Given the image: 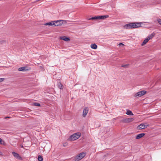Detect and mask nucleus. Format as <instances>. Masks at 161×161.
Listing matches in <instances>:
<instances>
[{
	"mask_svg": "<svg viewBox=\"0 0 161 161\" xmlns=\"http://www.w3.org/2000/svg\"><path fill=\"white\" fill-rule=\"evenodd\" d=\"M141 26V25L139 23H130L125 25L123 27L125 29H130L140 27Z\"/></svg>",
	"mask_w": 161,
	"mask_h": 161,
	"instance_id": "nucleus-1",
	"label": "nucleus"
},
{
	"mask_svg": "<svg viewBox=\"0 0 161 161\" xmlns=\"http://www.w3.org/2000/svg\"><path fill=\"white\" fill-rule=\"evenodd\" d=\"M81 133L78 132L75 133L71 135L68 138V140L69 141H74L78 139L81 136Z\"/></svg>",
	"mask_w": 161,
	"mask_h": 161,
	"instance_id": "nucleus-2",
	"label": "nucleus"
},
{
	"mask_svg": "<svg viewBox=\"0 0 161 161\" xmlns=\"http://www.w3.org/2000/svg\"><path fill=\"white\" fill-rule=\"evenodd\" d=\"M86 154L85 153L82 152L79 153L74 157V160L75 161H79L85 157Z\"/></svg>",
	"mask_w": 161,
	"mask_h": 161,
	"instance_id": "nucleus-3",
	"label": "nucleus"
},
{
	"mask_svg": "<svg viewBox=\"0 0 161 161\" xmlns=\"http://www.w3.org/2000/svg\"><path fill=\"white\" fill-rule=\"evenodd\" d=\"M155 34L153 33L151 34L148 36L142 42V46H143L145 45L148 42V41L151 39L153 38Z\"/></svg>",
	"mask_w": 161,
	"mask_h": 161,
	"instance_id": "nucleus-4",
	"label": "nucleus"
},
{
	"mask_svg": "<svg viewBox=\"0 0 161 161\" xmlns=\"http://www.w3.org/2000/svg\"><path fill=\"white\" fill-rule=\"evenodd\" d=\"M147 93V91L145 90H142L141 91L135 93L134 95V97H140Z\"/></svg>",
	"mask_w": 161,
	"mask_h": 161,
	"instance_id": "nucleus-5",
	"label": "nucleus"
},
{
	"mask_svg": "<svg viewBox=\"0 0 161 161\" xmlns=\"http://www.w3.org/2000/svg\"><path fill=\"white\" fill-rule=\"evenodd\" d=\"M149 125L147 123H142L139 125L137 127L138 130H142L146 128L147 127L149 126Z\"/></svg>",
	"mask_w": 161,
	"mask_h": 161,
	"instance_id": "nucleus-6",
	"label": "nucleus"
},
{
	"mask_svg": "<svg viewBox=\"0 0 161 161\" xmlns=\"http://www.w3.org/2000/svg\"><path fill=\"white\" fill-rule=\"evenodd\" d=\"M134 120V119L133 118H126L122 120V122L125 123H129L132 122Z\"/></svg>",
	"mask_w": 161,
	"mask_h": 161,
	"instance_id": "nucleus-7",
	"label": "nucleus"
},
{
	"mask_svg": "<svg viewBox=\"0 0 161 161\" xmlns=\"http://www.w3.org/2000/svg\"><path fill=\"white\" fill-rule=\"evenodd\" d=\"M12 153L13 156L17 159L19 160H22V158L21 156L18 153L15 152H13Z\"/></svg>",
	"mask_w": 161,
	"mask_h": 161,
	"instance_id": "nucleus-8",
	"label": "nucleus"
},
{
	"mask_svg": "<svg viewBox=\"0 0 161 161\" xmlns=\"http://www.w3.org/2000/svg\"><path fill=\"white\" fill-rule=\"evenodd\" d=\"M62 20H58L54 21V26H58L61 25L62 24Z\"/></svg>",
	"mask_w": 161,
	"mask_h": 161,
	"instance_id": "nucleus-9",
	"label": "nucleus"
},
{
	"mask_svg": "<svg viewBox=\"0 0 161 161\" xmlns=\"http://www.w3.org/2000/svg\"><path fill=\"white\" fill-rule=\"evenodd\" d=\"M88 111V109L87 108H85L84 109L83 112L82 116L85 117L87 115Z\"/></svg>",
	"mask_w": 161,
	"mask_h": 161,
	"instance_id": "nucleus-10",
	"label": "nucleus"
},
{
	"mask_svg": "<svg viewBox=\"0 0 161 161\" xmlns=\"http://www.w3.org/2000/svg\"><path fill=\"white\" fill-rule=\"evenodd\" d=\"M31 69V68L27 66L20 67L18 69V70H29Z\"/></svg>",
	"mask_w": 161,
	"mask_h": 161,
	"instance_id": "nucleus-11",
	"label": "nucleus"
},
{
	"mask_svg": "<svg viewBox=\"0 0 161 161\" xmlns=\"http://www.w3.org/2000/svg\"><path fill=\"white\" fill-rule=\"evenodd\" d=\"M145 135L144 133H141L138 135L136 137V139H140L144 136Z\"/></svg>",
	"mask_w": 161,
	"mask_h": 161,
	"instance_id": "nucleus-12",
	"label": "nucleus"
},
{
	"mask_svg": "<svg viewBox=\"0 0 161 161\" xmlns=\"http://www.w3.org/2000/svg\"><path fill=\"white\" fill-rule=\"evenodd\" d=\"M60 39L64 40L65 41H68L70 40L69 38L65 36H62L60 37Z\"/></svg>",
	"mask_w": 161,
	"mask_h": 161,
	"instance_id": "nucleus-13",
	"label": "nucleus"
},
{
	"mask_svg": "<svg viewBox=\"0 0 161 161\" xmlns=\"http://www.w3.org/2000/svg\"><path fill=\"white\" fill-rule=\"evenodd\" d=\"M99 19H105L107 18L108 17V15L99 16Z\"/></svg>",
	"mask_w": 161,
	"mask_h": 161,
	"instance_id": "nucleus-14",
	"label": "nucleus"
},
{
	"mask_svg": "<svg viewBox=\"0 0 161 161\" xmlns=\"http://www.w3.org/2000/svg\"><path fill=\"white\" fill-rule=\"evenodd\" d=\"M99 19V16H95L89 19V20H98Z\"/></svg>",
	"mask_w": 161,
	"mask_h": 161,
	"instance_id": "nucleus-15",
	"label": "nucleus"
},
{
	"mask_svg": "<svg viewBox=\"0 0 161 161\" xmlns=\"http://www.w3.org/2000/svg\"><path fill=\"white\" fill-rule=\"evenodd\" d=\"M45 25H53L54 21H52L49 22H47L44 24Z\"/></svg>",
	"mask_w": 161,
	"mask_h": 161,
	"instance_id": "nucleus-16",
	"label": "nucleus"
},
{
	"mask_svg": "<svg viewBox=\"0 0 161 161\" xmlns=\"http://www.w3.org/2000/svg\"><path fill=\"white\" fill-rule=\"evenodd\" d=\"M126 114L128 115H133V114L132 112L129 109L126 110Z\"/></svg>",
	"mask_w": 161,
	"mask_h": 161,
	"instance_id": "nucleus-17",
	"label": "nucleus"
},
{
	"mask_svg": "<svg viewBox=\"0 0 161 161\" xmlns=\"http://www.w3.org/2000/svg\"><path fill=\"white\" fill-rule=\"evenodd\" d=\"M91 47L93 49H96L97 47V45L95 44H92Z\"/></svg>",
	"mask_w": 161,
	"mask_h": 161,
	"instance_id": "nucleus-18",
	"label": "nucleus"
},
{
	"mask_svg": "<svg viewBox=\"0 0 161 161\" xmlns=\"http://www.w3.org/2000/svg\"><path fill=\"white\" fill-rule=\"evenodd\" d=\"M58 87L60 89H62L63 88V85L59 82L58 83Z\"/></svg>",
	"mask_w": 161,
	"mask_h": 161,
	"instance_id": "nucleus-19",
	"label": "nucleus"
},
{
	"mask_svg": "<svg viewBox=\"0 0 161 161\" xmlns=\"http://www.w3.org/2000/svg\"><path fill=\"white\" fill-rule=\"evenodd\" d=\"M32 105L37 106H40V104L36 103H33L32 104Z\"/></svg>",
	"mask_w": 161,
	"mask_h": 161,
	"instance_id": "nucleus-20",
	"label": "nucleus"
},
{
	"mask_svg": "<svg viewBox=\"0 0 161 161\" xmlns=\"http://www.w3.org/2000/svg\"><path fill=\"white\" fill-rule=\"evenodd\" d=\"M0 144L2 145H5V143L4 141L2 140V139L0 138Z\"/></svg>",
	"mask_w": 161,
	"mask_h": 161,
	"instance_id": "nucleus-21",
	"label": "nucleus"
},
{
	"mask_svg": "<svg viewBox=\"0 0 161 161\" xmlns=\"http://www.w3.org/2000/svg\"><path fill=\"white\" fill-rule=\"evenodd\" d=\"M38 159L39 161H42L43 160V158L41 156H39L38 157Z\"/></svg>",
	"mask_w": 161,
	"mask_h": 161,
	"instance_id": "nucleus-22",
	"label": "nucleus"
},
{
	"mask_svg": "<svg viewBox=\"0 0 161 161\" xmlns=\"http://www.w3.org/2000/svg\"><path fill=\"white\" fill-rule=\"evenodd\" d=\"M129 65V64H124L122 65V67H123L126 68L128 67Z\"/></svg>",
	"mask_w": 161,
	"mask_h": 161,
	"instance_id": "nucleus-23",
	"label": "nucleus"
},
{
	"mask_svg": "<svg viewBox=\"0 0 161 161\" xmlns=\"http://www.w3.org/2000/svg\"><path fill=\"white\" fill-rule=\"evenodd\" d=\"M68 143L67 142H64V143H63V146L64 147H66V146H68Z\"/></svg>",
	"mask_w": 161,
	"mask_h": 161,
	"instance_id": "nucleus-24",
	"label": "nucleus"
},
{
	"mask_svg": "<svg viewBox=\"0 0 161 161\" xmlns=\"http://www.w3.org/2000/svg\"><path fill=\"white\" fill-rule=\"evenodd\" d=\"M39 69L41 70H43L44 69L43 67L42 64H40V66H39Z\"/></svg>",
	"mask_w": 161,
	"mask_h": 161,
	"instance_id": "nucleus-25",
	"label": "nucleus"
},
{
	"mask_svg": "<svg viewBox=\"0 0 161 161\" xmlns=\"http://www.w3.org/2000/svg\"><path fill=\"white\" fill-rule=\"evenodd\" d=\"M158 22V23H159V24L160 25H161V19H158L157 20Z\"/></svg>",
	"mask_w": 161,
	"mask_h": 161,
	"instance_id": "nucleus-26",
	"label": "nucleus"
},
{
	"mask_svg": "<svg viewBox=\"0 0 161 161\" xmlns=\"http://www.w3.org/2000/svg\"><path fill=\"white\" fill-rule=\"evenodd\" d=\"M4 80L3 78H0V82L3 81Z\"/></svg>",
	"mask_w": 161,
	"mask_h": 161,
	"instance_id": "nucleus-27",
	"label": "nucleus"
},
{
	"mask_svg": "<svg viewBox=\"0 0 161 161\" xmlns=\"http://www.w3.org/2000/svg\"><path fill=\"white\" fill-rule=\"evenodd\" d=\"M119 46H124V44L122 43H120L119 44Z\"/></svg>",
	"mask_w": 161,
	"mask_h": 161,
	"instance_id": "nucleus-28",
	"label": "nucleus"
},
{
	"mask_svg": "<svg viewBox=\"0 0 161 161\" xmlns=\"http://www.w3.org/2000/svg\"><path fill=\"white\" fill-rule=\"evenodd\" d=\"M11 144V145H13V146H14V145H15V144H14V143H13V144Z\"/></svg>",
	"mask_w": 161,
	"mask_h": 161,
	"instance_id": "nucleus-29",
	"label": "nucleus"
},
{
	"mask_svg": "<svg viewBox=\"0 0 161 161\" xmlns=\"http://www.w3.org/2000/svg\"><path fill=\"white\" fill-rule=\"evenodd\" d=\"M2 153L1 152H0V154L2 155Z\"/></svg>",
	"mask_w": 161,
	"mask_h": 161,
	"instance_id": "nucleus-30",
	"label": "nucleus"
},
{
	"mask_svg": "<svg viewBox=\"0 0 161 161\" xmlns=\"http://www.w3.org/2000/svg\"><path fill=\"white\" fill-rule=\"evenodd\" d=\"M21 147H23V146H22H22H21Z\"/></svg>",
	"mask_w": 161,
	"mask_h": 161,
	"instance_id": "nucleus-31",
	"label": "nucleus"
}]
</instances>
